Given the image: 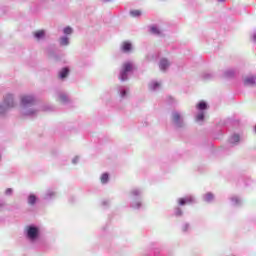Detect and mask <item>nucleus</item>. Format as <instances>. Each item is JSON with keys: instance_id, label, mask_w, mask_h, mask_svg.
<instances>
[{"instance_id": "c85d7f7f", "label": "nucleus", "mask_w": 256, "mask_h": 256, "mask_svg": "<svg viewBox=\"0 0 256 256\" xmlns=\"http://www.w3.org/2000/svg\"><path fill=\"white\" fill-rule=\"evenodd\" d=\"M130 15L132 17H140L141 12L139 10H132V11H130Z\"/></svg>"}, {"instance_id": "393cba45", "label": "nucleus", "mask_w": 256, "mask_h": 256, "mask_svg": "<svg viewBox=\"0 0 256 256\" xmlns=\"http://www.w3.org/2000/svg\"><path fill=\"white\" fill-rule=\"evenodd\" d=\"M232 205H241V199L237 196L231 198Z\"/></svg>"}, {"instance_id": "f03ea898", "label": "nucleus", "mask_w": 256, "mask_h": 256, "mask_svg": "<svg viewBox=\"0 0 256 256\" xmlns=\"http://www.w3.org/2000/svg\"><path fill=\"white\" fill-rule=\"evenodd\" d=\"M16 105L13 94H6L3 103H0V117H5L9 110L15 108Z\"/></svg>"}, {"instance_id": "412c9836", "label": "nucleus", "mask_w": 256, "mask_h": 256, "mask_svg": "<svg viewBox=\"0 0 256 256\" xmlns=\"http://www.w3.org/2000/svg\"><path fill=\"white\" fill-rule=\"evenodd\" d=\"M150 33H152V35H161V30H159L157 26H152L150 27Z\"/></svg>"}, {"instance_id": "cd10ccee", "label": "nucleus", "mask_w": 256, "mask_h": 256, "mask_svg": "<svg viewBox=\"0 0 256 256\" xmlns=\"http://www.w3.org/2000/svg\"><path fill=\"white\" fill-rule=\"evenodd\" d=\"M53 197H55V192L49 190V191L46 193L45 199H52Z\"/></svg>"}, {"instance_id": "c9c22d12", "label": "nucleus", "mask_w": 256, "mask_h": 256, "mask_svg": "<svg viewBox=\"0 0 256 256\" xmlns=\"http://www.w3.org/2000/svg\"><path fill=\"white\" fill-rule=\"evenodd\" d=\"M3 207H5V202L4 201H0V211L3 209Z\"/></svg>"}, {"instance_id": "4468645a", "label": "nucleus", "mask_w": 256, "mask_h": 256, "mask_svg": "<svg viewBox=\"0 0 256 256\" xmlns=\"http://www.w3.org/2000/svg\"><path fill=\"white\" fill-rule=\"evenodd\" d=\"M202 79H204L205 81H211V79H215V73L205 72L202 74Z\"/></svg>"}, {"instance_id": "423d86ee", "label": "nucleus", "mask_w": 256, "mask_h": 256, "mask_svg": "<svg viewBox=\"0 0 256 256\" xmlns=\"http://www.w3.org/2000/svg\"><path fill=\"white\" fill-rule=\"evenodd\" d=\"M56 100L59 101V103H69V95L65 92H57Z\"/></svg>"}, {"instance_id": "e433bc0d", "label": "nucleus", "mask_w": 256, "mask_h": 256, "mask_svg": "<svg viewBox=\"0 0 256 256\" xmlns=\"http://www.w3.org/2000/svg\"><path fill=\"white\" fill-rule=\"evenodd\" d=\"M252 39L256 42V32L253 33Z\"/></svg>"}, {"instance_id": "9b49d317", "label": "nucleus", "mask_w": 256, "mask_h": 256, "mask_svg": "<svg viewBox=\"0 0 256 256\" xmlns=\"http://www.w3.org/2000/svg\"><path fill=\"white\" fill-rule=\"evenodd\" d=\"M149 89L150 91H159V89H161V83L157 81H152L149 84Z\"/></svg>"}, {"instance_id": "2eb2a0df", "label": "nucleus", "mask_w": 256, "mask_h": 256, "mask_svg": "<svg viewBox=\"0 0 256 256\" xmlns=\"http://www.w3.org/2000/svg\"><path fill=\"white\" fill-rule=\"evenodd\" d=\"M69 37L68 36H61L59 39V44L62 47H67V45H69Z\"/></svg>"}, {"instance_id": "b1692460", "label": "nucleus", "mask_w": 256, "mask_h": 256, "mask_svg": "<svg viewBox=\"0 0 256 256\" xmlns=\"http://www.w3.org/2000/svg\"><path fill=\"white\" fill-rule=\"evenodd\" d=\"M63 33L64 35H73V28H71L70 26H67L63 29Z\"/></svg>"}, {"instance_id": "6e6552de", "label": "nucleus", "mask_w": 256, "mask_h": 256, "mask_svg": "<svg viewBox=\"0 0 256 256\" xmlns=\"http://www.w3.org/2000/svg\"><path fill=\"white\" fill-rule=\"evenodd\" d=\"M170 65L171 62H169V60H167L166 58H162L159 62V68L161 71H167Z\"/></svg>"}, {"instance_id": "4c0bfd02", "label": "nucleus", "mask_w": 256, "mask_h": 256, "mask_svg": "<svg viewBox=\"0 0 256 256\" xmlns=\"http://www.w3.org/2000/svg\"><path fill=\"white\" fill-rule=\"evenodd\" d=\"M219 3H225L226 0H217Z\"/></svg>"}, {"instance_id": "aec40b11", "label": "nucleus", "mask_w": 256, "mask_h": 256, "mask_svg": "<svg viewBox=\"0 0 256 256\" xmlns=\"http://www.w3.org/2000/svg\"><path fill=\"white\" fill-rule=\"evenodd\" d=\"M28 203L29 205H35V203H37V196H35V194H30L28 196Z\"/></svg>"}, {"instance_id": "0eeeda50", "label": "nucleus", "mask_w": 256, "mask_h": 256, "mask_svg": "<svg viewBox=\"0 0 256 256\" xmlns=\"http://www.w3.org/2000/svg\"><path fill=\"white\" fill-rule=\"evenodd\" d=\"M243 83L246 87H251L255 85L256 83V77L251 75V76H246L243 80Z\"/></svg>"}, {"instance_id": "5701e85b", "label": "nucleus", "mask_w": 256, "mask_h": 256, "mask_svg": "<svg viewBox=\"0 0 256 256\" xmlns=\"http://www.w3.org/2000/svg\"><path fill=\"white\" fill-rule=\"evenodd\" d=\"M197 109L199 110V111H205V109H207V103H205V102H200L197 106Z\"/></svg>"}, {"instance_id": "f257e3e1", "label": "nucleus", "mask_w": 256, "mask_h": 256, "mask_svg": "<svg viewBox=\"0 0 256 256\" xmlns=\"http://www.w3.org/2000/svg\"><path fill=\"white\" fill-rule=\"evenodd\" d=\"M39 110L35 108V96L24 95L21 97L20 115L22 117H35Z\"/></svg>"}, {"instance_id": "1a4fd4ad", "label": "nucleus", "mask_w": 256, "mask_h": 256, "mask_svg": "<svg viewBox=\"0 0 256 256\" xmlns=\"http://www.w3.org/2000/svg\"><path fill=\"white\" fill-rule=\"evenodd\" d=\"M179 205H187L191 203H195V198L193 196H187L185 198H180L178 200Z\"/></svg>"}, {"instance_id": "58836bf2", "label": "nucleus", "mask_w": 256, "mask_h": 256, "mask_svg": "<svg viewBox=\"0 0 256 256\" xmlns=\"http://www.w3.org/2000/svg\"><path fill=\"white\" fill-rule=\"evenodd\" d=\"M106 204H107V202H106V201H104V202H103V205H106Z\"/></svg>"}, {"instance_id": "4be33fe9", "label": "nucleus", "mask_w": 256, "mask_h": 256, "mask_svg": "<svg viewBox=\"0 0 256 256\" xmlns=\"http://www.w3.org/2000/svg\"><path fill=\"white\" fill-rule=\"evenodd\" d=\"M142 193L143 192L140 189H133L131 191V195H132V197H134V199H135V197H141Z\"/></svg>"}, {"instance_id": "dca6fc26", "label": "nucleus", "mask_w": 256, "mask_h": 256, "mask_svg": "<svg viewBox=\"0 0 256 256\" xmlns=\"http://www.w3.org/2000/svg\"><path fill=\"white\" fill-rule=\"evenodd\" d=\"M229 141L231 145H237L239 141H241V137L239 136V134H234L231 136Z\"/></svg>"}, {"instance_id": "a878e982", "label": "nucleus", "mask_w": 256, "mask_h": 256, "mask_svg": "<svg viewBox=\"0 0 256 256\" xmlns=\"http://www.w3.org/2000/svg\"><path fill=\"white\" fill-rule=\"evenodd\" d=\"M205 119V112L200 111L197 115H196V121H203Z\"/></svg>"}, {"instance_id": "2f4dec72", "label": "nucleus", "mask_w": 256, "mask_h": 256, "mask_svg": "<svg viewBox=\"0 0 256 256\" xmlns=\"http://www.w3.org/2000/svg\"><path fill=\"white\" fill-rule=\"evenodd\" d=\"M5 195H7L8 197L13 195V190L11 188H8L5 190Z\"/></svg>"}, {"instance_id": "f3484780", "label": "nucleus", "mask_w": 256, "mask_h": 256, "mask_svg": "<svg viewBox=\"0 0 256 256\" xmlns=\"http://www.w3.org/2000/svg\"><path fill=\"white\" fill-rule=\"evenodd\" d=\"M234 75H235V70H233V69H228V70L224 71V73H223V77L225 79H230V77H234Z\"/></svg>"}, {"instance_id": "20e7f679", "label": "nucleus", "mask_w": 256, "mask_h": 256, "mask_svg": "<svg viewBox=\"0 0 256 256\" xmlns=\"http://www.w3.org/2000/svg\"><path fill=\"white\" fill-rule=\"evenodd\" d=\"M39 237V228L35 226L27 227V238L29 241H35Z\"/></svg>"}, {"instance_id": "7c9ffc66", "label": "nucleus", "mask_w": 256, "mask_h": 256, "mask_svg": "<svg viewBox=\"0 0 256 256\" xmlns=\"http://www.w3.org/2000/svg\"><path fill=\"white\" fill-rule=\"evenodd\" d=\"M175 215L176 217H181V215H183V211L181 210V208L175 209Z\"/></svg>"}, {"instance_id": "72a5a7b5", "label": "nucleus", "mask_w": 256, "mask_h": 256, "mask_svg": "<svg viewBox=\"0 0 256 256\" xmlns=\"http://www.w3.org/2000/svg\"><path fill=\"white\" fill-rule=\"evenodd\" d=\"M73 165H77V163H79V156H76L73 160H72Z\"/></svg>"}, {"instance_id": "bb28decb", "label": "nucleus", "mask_w": 256, "mask_h": 256, "mask_svg": "<svg viewBox=\"0 0 256 256\" xmlns=\"http://www.w3.org/2000/svg\"><path fill=\"white\" fill-rule=\"evenodd\" d=\"M107 181H109V174H107V173L102 174L101 183L105 184V183H107Z\"/></svg>"}, {"instance_id": "9d476101", "label": "nucleus", "mask_w": 256, "mask_h": 256, "mask_svg": "<svg viewBox=\"0 0 256 256\" xmlns=\"http://www.w3.org/2000/svg\"><path fill=\"white\" fill-rule=\"evenodd\" d=\"M133 49V44H131V42H123L121 44V50L123 51V53H130V51Z\"/></svg>"}, {"instance_id": "a211bd4d", "label": "nucleus", "mask_w": 256, "mask_h": 256, "mask_svg": "<svg viewBox=\"0 0 256 256\" xmlns=\"http://www.w3.org/2000/svg\"><path fill=\"white\" fill-rule=\"evenodd\" d=\"M213 199H215V196L211 192H208L204 195V201H206V203H211Z\"/></svg>"}, {"instance_id": "6ab92c4d", "label": "nucleus", "mask_w": 256, "mask_h": 256, "mask_svg": "<svg viewBox=\"0 0 256 256\" xmlns=\"http://www.w3.org/2000/svg\"><path fill=\"white\" fill-rule=\"evenodd\" d=\"M68 75H69V68H63L59 73L60 79H65V77H67Z\"/></svg>"}, {"instance_id": "f8f14e48", "label": "nucleus", "mask_w": 256, "mask_h": 256, "mask_svg": "<svg viewBox=\"0 0 256 256\" xmlns=\"http://www.w3.org/2000/svg\"><path fill=\"white\" fill-rule=\"evenodd\" d=\"M127 91H129V88L125 86L118 87V93L122 99L127 97Z\"/></svg>"}, {"instance_id": "f704fd0d", "label": "nucleus", "mask_w": 256, "mask_h": 256, "mask_svg": "<svg viewBox=\"0 0 256 256\" xmlns=\"http://www.w3.org/2000/svg\"><path fill=\"white\" fill-rule=\"evenodd\" d=\"M44 111H52V108L51 106H46L43 108Z\"/></svg>"}, {"instance_id": "473e14b6", "label": "nucleus", "mask_w": 256, "mask_h": 256, "mask_svg": "<svg viewBox=\"0 0 256 256\" xmlns=\"http://www.w3.org/2000/svg\"><path fill=\"white\" fill-rule=\"evenodd\" d=\"M189 230V224H184L182 227V231L187 232Z\"/></svg>"}, {"instance_id": "7ed1b4c3", "label": "nucleus", "mask_w": 256, "mask_h": 256, "mask_svg": "<svg viewBox=\"0 0 256 256\" xmlns=\"http://www.w3.org/2000/svg\"><path fill=\"white\" fill-rule=\"evenodd\" d=\"M134 69H135V63L131 61L125 62L122 65V69L120 70L119 79L122 81H127V79H129V75L133 73Z\"/></svg>"}, {"instance_id": "c756f323", "label": "nucleus", "mask_w": 256, "mask_h": 256, "mask_svg": "<svg viewBox=\"0 0 256 256\" xmlns=\"http://www.w3.org/2000/svg\"><path fill=\"white\" fill-rule=\"evenodd\" d=\"M131 207H133V209H139L141 207V203L138 202H132Z\"/></svg>"}, {"instance_id": "ddd939ff", "label": "nucleus", "mask_w": 256, "mask_h": 256, "mask_svg": "<svg viewBox=\"0 0 256 256\" xmlns=\"http://www.w3.org/2000/svg\"><path fill=\"white\" fill-rule=\"evenodd\" d=\"M34 37L37 41H41V39H45V30H38L34 32Z\"/></svg>"}, {"instance_id": "39448f33", "label": "nucleus", "mask_w": 256, "mask_h": 256, "mask_svg": "<svg viewBox=\"0 0 256 256\" xmlns=\"http://www.w3.org/2000/svg\"><path fill=\"white\" fill-rule=\"evenodd\" d=\"M184 116L181 112L174 111L172 112V121L176 127H183Z\"/></svg>"}]
</instances>
